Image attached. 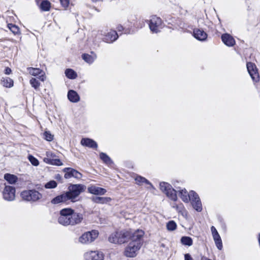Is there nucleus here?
<instances>
[{
	"mask_svg": "<svg viewBox=\"0 0 260 260\" xmlns=\"http://www.w3.org/2000/svg\"><path fill=\"white\" fill-rule=\"evenodd\" d=\"M82 219V214L75 212L71 208H65L60 211L58 221L63 225H68L80 223Z\"/></svg>",
	"mask_w": 260,
	"mask_h": 260,
	"instance_id": "f257e3e1",
	"label": "nucleus"
},
{
	"mask_svg": "<svg viewBox=\"0 0 260 260\" xmlns=\"http://www.w3.org/2000/svg\"><path fill=\"white\" fill-rule=\"evenodd\" d=\"M86 186L81 184L71 185L68 187V191L66 192L68 195V200L76 202L79 200V195L84 192Z\"/></svg>",
	"mask_w": 260,
	"mask_h": 260,
	"instance_id": "f03ea898",
	"label": "nucleus"
},
{
	"mask_svg": "<svg viewBox=\"0 0 260 260\" xmlns=\"http://www.w3.org/2000/svg\"><path fill=\"white\" fill-rule=\"evenodd\" d=\"M130 236L131 231L122 230L111 234L109 237V241L113 243L122 244L128 241Z\"/></svg>",
	"mask_w": 260,
	"mask_h": 260,
	"instance_id": "7ed1b4c3",
	"label": "nucleus"
},
{
	"mask_svg": "<svg viewBox=\"0 0 260 260\" xmlns=\"http://www.w3.org/2000/svg\"><path fill=\"white\" fill-rule=\"evenodd\" d=\"M21 197L24 201L36 202L42 198V196L38 191L32 189L23 191L21 193Z\"/></svg>",
	"mask_w": 260,
	"mask_h": 260,
	"instance_id": "20e7f679",
	"label": "nucleus"
},
{
	"mask_svg": "<svg viewBox=\"0 0 260 260\" xmlns=\"http://www.w3.org/2000/svg\"><path fill=\"white\" fill-rule=\"evenodd\" d=\"M99 232L96 230H92L84 233L79 238V241L84 244H88L93 242L98 237Z\"/></svg>",
	"mask_w": 260,
	"mask_h": 260,
	"instance_id": "39448f33",
	"label": "nucleus"
},
{
	"mask_svg": "<svg viewBox=\"0 0 260 260\" xmlns=\"http://www.w3.org/2000/svg\"><path fill=\"white\" fill-rule=\"evenodd\" d=\"M160 190L164 192L168 197L173 201H176L177 197L176 191L172 188L171 185L166 182H161L159 184Z\"/></svg>",
	"mask_w": 260,
	"mask_h": 260,
	"instance_id": "423d86ee",
	"label": "nucleus"
},
{
	"mask_svg": "<svg viewBox=\"0 0 260 260\" xmlns=\"http://www.w3.org/2000/svg\"><path fill=\"white\" fill-rule=\"evenodd\" d=\"M149 28L151 31L154 33H157L162 28L161 19L156 16H152L149 20Z\"/></svg>",
	"mask_w": 260,
	"mask_h": 260,
	"instance_id": "0eeeda50",
	"label": "nucleus"
},
{
	"mask_svg": "<svg viewBox=\"0 0 260 260\" xmlns=\"http://www.w3.org/2000/svg\"><path fill=\"white\" fill-rule=\"evenodd\" d=\"M142 244L138 243L129 242L125 250V255L127 257H134L136 256L137 252L140 249Z\"/></svg>",
	"mask_w": 260,
	"mask_h": 260,
	"instance_id": "6e6552de",
	"label": "nucleus"
},
{
	"mask_svg": "<svg viewBox=\"0 0 260 260\" xmlns=\"http://www.w3.org/2000/svg\"><path fill=\"white\" fill-rule=\"evenodd\" d=\"M191 196L190 201L192 204L193 208L198 212H201L202 210V205L200 199L198 194L194 191H191Z\"/></svg>",
	"mask_w": 260,
	"mask_h": 260,
	"instance_id": "1a4fd4ad",
	"label": "nucleus"
},
{
	"mask_svg": "<svg viewBox=\"0 0 260 260\" xmlns=\"http://www.w3.org/2000/svg\"><path fill=\"white\" fill-rule=\"evenodd\" d=\"M85 260H103L104 254L100 251H90L84 254Z\"/></svg>",
	"mask_w": 260,
	"mask_h": 260,
	"instance_id": "9d476101",
	"label": "nucleus"
},
{
	"mask_svg": "<svg viewBox=\"0 0 260 260\" xmlns=\"http://www.w3.org/2000/svg\"><path fill=\"white\" fill-rule=\"evenodd\" d=\"M3 198L8 201H13L15 197V188L11 186H6L3 192Z\"/></svg>",
	"mask_w": 260,
	"mask_h": 260,
	"instance_id": "9b49d317",
	"label": "nucleus"
},
{
	"mask_svg": "<svg viewBox=\"0 0 260 260\" xmlns=\"http://www.w3.org/2000/svg\"><path fill=\"white\" fill-rule=\"evenodd\" d=\"M28 73L32 76H38V78L44 81L45 79V73L43 70L40 68L30 67L27 68Z\"/></svg>",
	"mask_w": 260,
	"mask_h": 260,
	"instance_id": "f8f14e48",
	"label": "nucleus"
},
{
	"mask_svg": "<svg viewBox=\"0 0 260 260\" xmlns=\"http://www.w3.org/2000/svg\"><path fill=\"white\" fill-rule=\"evenodd\" d=\"M144 234V232L140 230H138L133 233L131 232L129 239L131 241L130 242L138 243L142 245V239Z\"/></svg>",
	"mask_w": 260,
	"mask_h": 260,
	"instance_id": "ddd939ff",
	"label": "nucleus"
},
{
	"mask_svg": "<svg viewBox=\"0 0 260 260\" xmlns=\"http://www.w3.org/2000/svg\"><path fill=\"white\" fill-rule=\"evenodd\" d=\"M118 38V35L117 32L115 30H110L108 32L104 38V41L108 43H111L115 41Z\"/></svg>",
	"mask_w": 260,
	"mask_h": 260,
	"instance_id": "4468645a",
	"label": "nucleus"
},
{
	"mask_svg": "<svg viewBox=\"0 0 260 260\" xmlns=\"http://www.w3.org/2000/svg\"><path fill=\"white\" fill-rule=\"evenodd\" d=\"M88 191L89 193L95 195H104L107 190L106 189L96 186L95 185H91L88 187Z\"/></svg>",
	"mask_w": 260,
	"mask_h": 260,
	"instance_id": "2eb2a0df",
	"label": "nucleus"
},
{
	"mask_svg": "<svg viewBox=\"0 0 260 260\" xmlns=\"http://www.w3.org/2000/svg\"><path fill=\"white\" fill-rule=\"evenodd\" d=\"M247 71L254 81L257 82L259 80V75L256 66H246Z\"/></svg>",
	"mask_w": 260,
	"mask_h": 260,
	"instance_id": "dca6fc26",
	"label": "nucleus"
},
{
	"mask_svg": "<svg viewBox=\"0 0 260 260\" xmlns=\"http://www.w3.org/2000/svg\"><path fill=\"white\" fill-rule=\"evenodd\" d=\"M221 39L223 43L228 46H233L235 44L234 39L229 34H223L221 36Z\"/></svg>",
	"mask_w": 260,
	"mask_h": 260,
	"instance_id": "f3484780",
	"label": "nucleus"
},
{
	"mask_svg": "<svg viewBox=\"0 0 260 260\" xmlns=\"http://www.w3.org/2000/svg\"><path fill=\"white\" fill-rule=\"evenodd\" d=\"M194 38L200 41H204L207 37V35L203 29L196 28L193 30Z\"/></svg>",
	"mask_w": 260,
	"mask_h": 260,
	"instance_id": "a211bd4d",
	"label": "nucleus"
},
{
	"mask_svg": "<svg viewBox=\"0 0 260 260\" xmlns=\"http://www.w3.org/2000/svg\"><path fill=\"white\" fill-rule=\"evenodd\" d=\"M81 144L91 148H96L97 143L92 139L89 138H83L81 141Z\"/></svg>",
	"mask_w": 260,
	"mask_h": 260,
	"instance_id": "6ab92c4d",
	"label": "nucleus"
},
{
	"mask_svg": "<svg viewBox=\"0 0 260 260\" xmlns=\"http://www.w3.org/2000/svg\"><path fill=\"white\" fill-rule=\"evenodd\" d=\"M68 201H69L68 195H67L65 192L53 198L51 200V203L53 204H57L60 203L66 202Z\"/></svg>",
	"mask_w": 260,
	"mask_h": 260,
	"instance_id": "aec40b11",
	"label": "nucleus"
},
{
	"mask_svg": "<svg viewBox=\"0 0 260 260\" xmlns=\"http://www.w3.org/2000/svg\"><path fill=\"white\" fill-rule=\"evenodd\" d=\"M179 196L184 202L188 203L192 197L191 191L188 193L185 189H181L179 191Z\"/></svg>",
	"mask_w": 260,
	"mask_h": 260,
	"instance_id": "412c9836",
	"label": "nucleus"
},
{
	"mask_svg": "<svg viewBox=\"0 0 260 260\" xmlns=\"http://www.w3.org/2000/svg\"><path fill=\"white\" fill-rule=\"evenodd\" d=\"M68 98L69 100L73 103H77L80 100V97L78 93L73 90H70L69 91L68 93Z\"/></svg>",
	"mask_w": 260,
	"mask_h": 260,
	"instance_id": "4be33fe9",
	"label": "nucleus"
},
{
	"mask_svg": "<svg viewBox=\"0 0 260 260\" xmlns=\"http://www.w3.org/2000/svg\"><path fill=\"white\" fill-rule=\"evenodd\" d=\"M91 200L93 202L98 204H106L111 201L110 198L99 197H92Z\"/></svg>",
	"mask_w": 260,
	"mask_h": 260,
	"instance_id": "5701e85b",
	"label": "nucleus"
},
{
	"mask_svg": "<svg viewBox=\"0 0 260 260\" xmlns=\"http://www.w3.org/2000/svg\"><path fill=\"white\" fill-rule=\"evenodd\" d=\"M1 83L3 86L7 88H11L13 86V81L9 77H3Z\"/></svg>",
	"mask_w": 260,
	"mask_h": 260,
	"instance_id": "b1692460",
	"label": "nucleus"
},
{
	"mask_svg": "<svg viewBox=\"0 0 260 260\" xmlns=\"http://www.w3.org/2000/svg\"><path fill=\"white\" fill-rule=\"evenodd\" d=\"M82 59L84 60L87 63H92L95 59L96 56L95 54L93 53L92 55H89L88 54H84L82 55Z\"/></svg>",
	"mask_w": 260,
	"mask_h": 260,
	"instance_id": "393cba45",
	"label": "nucleus"
},
{
	"mask_svg": "<svg viewBox=\"0 0 260 260\" xmlns=\"http://www.w3.org/2000/svg\"><path fill=\"white\" fill-rule=\"evenodd\" d=\"M44 161L52 165L61 166L62 165L61 160L56 157L51 159H50V158H44Z\"/></svg>",
	"mask_w": 260,
	"mask_h": 260,
	"instance_id": "a878e982",
	"label": "nucleus"
},
{
	"mask_svg": "<svg viewBox=\"0 0 260 260\" xmlns=\"http://www.w3.org/2000/svg\"><path fill=\"white\" fill-rule=\"evenodd\" d=\"M39 7L42 11H49L51 7V3L48 1L43 0Z\"/></svg>",
	"mask_w": 260,
	"mask_h": 260,
	"instance_id": "bb28decb",
	"label": "nucleus"
},
{
	"mask_svg": "<svg viewBox=\"0 0 260 260\" xmlns=\"http://www.w3.org/2000/svg\"><path fill=\"white\" fill-rule=\"evenodd\" d=\"M181 242L183 245L188 246H191L193 244L192 239L187 236L182 237L181 239Z\"/></svg>",
	"mask_w": 260,
	"mask_h": 260,
	"instance_id": "cd10ccee",
	"label": "nucleus"
},
{
	"mask_svg": "<svg viewBox=\"0 0 260 260\" xmlns=\"http://www.w3.org/2000/svg\"><path fill=\"white\" fill-rule=\"evenodd\" d=\"M100 158L107 165H111L113 163L111 158L105 153L101 152L100 154Z\"/></svg>",
	"mask_w": 260,
	"mask_h": 260,
	"instance_id": "c85d7f7f",
	"label": "nucleus"
},
{
	"mask_svg": "<svg viewBox=\"0 0 260 260\" xmlns=\"http://www.w3.org/2000/svg\"><path fill=\"white\" fill-rule=\"evenodd\" d=\"M4 178L11 184L15 183L17 180L16 176L10 174H5Z\"/></svg>",
	"mask_w": 260,
	"mask_h": 260,
	"instance_id": "c756f323",
	"label": "nucleus"
},
{
	"mask_svg": "<svg viewBox=\"0 0 260 260\" xmlns=\"http://www.w3.org/2000/svg\"><path fill=\"white\" fill-rule=\"evenodd\" d=\"M216 247L219 250H221L222 248V243L219 235H217L213 237Z\"/></svg>",
	"mask_w": 260,
	"mask_h": 260,
	"instance_id": "7c9ffc66",
	"label": "nucleus"
},
{
	"mask_svg": "<svg viewBox=\"0 0 260 260\" xmlns=\"http://www.w3.org/2000/svg\"><path fill=\"white\" fill-rule=\"evenodd\" d=\"M135 180L137 183L139 185H142L143 183H145L147 184L150 185L152 187H153L151 183L148 180L141 176H137Z\"/></svg>",
	"mask_w": 260,
	"mask_h": 260,
	"instance_id": "2f4dec72",
	"label": "nucleus"
},
{
	"mask_svg": "<svg viewBox=\"0 0 260 260\" xmlns=\"http://www.w3.org/2000/svg\"><path fill=\"white\" fill-rule=\"evenodd\" d=\"M30 84L32 87L38 90L40 86V83L35 78H31L29 81Z\"/></svg>",
	"mask_w": 260,
	"mask_h": 260,
	"instance_id": "473e14b6",
	"label": "nucleus"
},
{
	"mask_svg": "<svg viewBox=\"0 0 260 260\" xmlns=\"http://www.w3.org/2000/svg\"><path fill=\"white\" fill-rule=\"evenodd\" d=\"M65 74L67 77L70 79H75L77 76L76 73L72 69H67Z\"/></svg>",
	"mask_w": 260,
	"mask_h": 260,
	"instance_id": "72a5a7b5",
	"label": "nucleus"
},
{
	"mask_svg": "<svg viewBox=\"0 0 260 260\" xmlns=\"http://www.w3.org/2000/svg\"><path fill=\"white\" fill-rule=\"evenodd\" d=\"M176 228L177 224L173 220L169 221L167 224V228L170 231H174Z\"/></svg>",
	"mask_w": 260,
	"mask_h": 260,
	"instance_id": "f704fd0d",
	"label": "nucleus"
},
{
	"mask_svg": "<svg viewBox=\"0 0 260 260\" xmlns=\"http://www.w3.org/2000/svg\"><path fill=\"white\" fill-rule=\"evenodd\" d=\"M8 27L10 30L14 34H17L19 32V27L15 24L10 23L8 24Z\"/></svg>",
	"mask_w": 260,
	"mask_h": 260,
	"instance_id": "c9c22d12",
	"label": "nucleus"
},
{
	"mask_svg": "<svg viewBox=\"0 0 260 260\" xmlns=\"http://www.w3.org/2000/svg\"><path fill=\"white\" fill-rule=\"evenodd\" d=\"M71 170H73V169L70 168H66L63 170V172L65 173L64 176L65 178L69 179L73 177L72 171H71Z\"/></svg>",
	"mask_w": 260,
	"mask_h": 260,
	"instance_id": "e433bc0d",
	"label": "nucleus"
},
{
	"mask_svg": "<svg viewBox=\"0 0 260 260\" xmlns=\"http://www.w3.org/2000/svg\"><path fill=\"white\" fill-rule=\"evenodd\" d=\"M57 184L56 181H55L54 180H51V181L47 182L45 184V187L46 188L51 189V188H55L57 186Z\"/></svg>",
	"mask_w": 260,
	"mask_h": 260,
	"instance_id": "4c0bfd02",
	"label": "nucleus"
},
{
	"mask_svg": "<svg viewBox=\"0 0 260 260\" xmlns=\"http://www.w3.org/2000/svg\"><path fill=\"white\" fill-rule=\"evenodd\" d=\"M28 159L31 164L35 166H37L39 164L38 160L32 155L28 156Z\"/></svg>",
	"mask_w": 260,
	"mask_h": 260,
	"instance_id": "58836bf2",
	"label": "nucleus"
},
{
	"mask_svg": "<svg viewBox=\"0 0 260 260\" xmlns=\"http://www.w3.org/2000/svg\"><path fill=\"white\" fill-rule=\"evenodd\" d=\"M44 136L47 141H51L53 139V135H51L49 132H45L44 133Z\"/></svg>",
	"mask_w": 260,
	"mask_h": 260,
	"instance_id": "ea45409f",
	"label": "nucleus"
},
{
	"mask_svg": "<svg viewBox=\"0 0 260 260\" xmlns=\"http://www.w3.org/2000/svg\"><path fill=\"white\" fill-rule=\"evenodd\" d=\"M71 171H72L73 177L78 179L81 178L82 175L80 172L73 169Z\"/></svg>",
	"mask_w": 260,
	"mask_h": 260,
	"instance_id": "a19ab883",
	"label": "nucleus"
},
{
	"mask_svg": "<svg viewBox=\"0 0 260 260\" xmlns=\"http://www.w3.org/2000/svg\"><path fill=\"white\" fill-rule=\"evenodd\" d=\"M55 158H56V156L54 153L50 151H47L46 157H45L44 158H50V159H54Z\"/></svg>",
	"mask_w": 260,
	"mask_h": 260,
	"instance_id": "79ce46f5",
	"label": "nucleus"
},
{
	"mask_svg": "<svg viewBox=\"0 0 260 260\" xmlns=\"http://www.w3.org/2000/svg\"><path fill=\"white\" fill-rule=\"evenodd\" d=\"M61 5L64 8H67L69 5V0H59Z\"/></svg>",
	"mask_w": 260,
	"mask_h": 260,
	"instance_id": "37998d69",
	"label": "nucleus"
},
{
	"mask_svg": "<svg viewBox=\"0 0 260 260\" xmlns=\"http://www.w3.org/2000/svg\"><path fill=\"white\" fill-rule=\"evenodd\" d=\"M211 231L213 237L214 236L219 235L217 231L216 230V228L214 226H211Z\"/></svg>",
	"mask_w": 260,
	"mask_h": 260,
	"instance_id": "c03bdc74",
	"label": "nucleus"
},
{
	"mask_svg": "<svg viewBox=\"0 0 260 260\" xmlns=\"http://www.w3.org/2000/svg\"><path fill=\"white\" fill-rule=\"evenodd\" d=\"M184 260H193V259L189 254L187 253L184 255Z\"/></svg>",
	"mask_w": 260,
	"mask_h": 260,
	"instance_id": "a18cd8bd",
	"label": "nucleus"
},
{
	"mask_svg": "<svg viewBox=\"0 0 260 260\" xmlns=\"http://www.w3.org/2000/svg\"><path fill=\"white\" fill-rule=\"evenodd\" d=\"M11 73V70L9 68L7 67L5 70V73L7 75H9Z\"/></svg>",
	"mask_w": 260,
	"mask_h": 260,
	"instance_id": "49530a36",
	"label": "nucleus"
},
{
	"mask_svg": "<svg viewBox=\"0 0 260 260\" xmlns=\"http://www.w3.org/2000/svg\"><path fill=\"white\" fill-rule=\"evenodd\" d=\"M118 30H119V31H121L122 30H123V26H121V25L119 26L118 27Z\"/></svg>",
	"mask_w": 260,
	"mask_h": 260,
	"instance_id": "de8ad7c7",
	"label": "nucleus"
},
{
	"mask_svg": "<svg viewBox=\"0 0 260 260\" xmlns=\"http://www.w3.org/2000/svg\"><path fill=\"white\" fill-rule=\"evenodd\" d=\"M201 260H211V259H209L206 257L203 256L202 257Z\"/></svg>",
	"mask_w": 260,
	"mask_h": 260,
	"instance_id": "09e8293b",
	"label": "nucleus"
},
{
	"mask_svg": "<svg viewBox=\"0 0 260 260\" xmlns=\"http://www.w3.org/2000/svg\"><path fill=\"white\" fill-rule=\"evenodd\" d=\"M247 66H248V65H254V64H252L250 62H247V64H246Z\"/></svg>",
	"mask_w": 260,
	"mask_h": 260,
	"instance_id": "8fccbe9b",
	"label": "nucleus"
},
{
	"mask_svg": "<svg viewBox=\"0 0 260 260\" xmlns=\"http://www.w3.org/2000/svg\"><path fill=\"white\" fill-rule=\"evenodd\" d=\"M93 2H97V1H99L100 0H92Z\"/></svg>",
	"mask_w": 260,
	"mask_h": 260,
	"instance_id": "3c124183",
	"label": "nucleus"
}]
</instances>
